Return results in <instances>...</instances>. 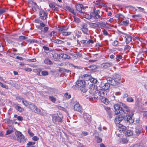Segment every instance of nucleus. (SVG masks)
I'll return each mask as SVG.
<instances>
[{"mask_svg":"<svg viewBox=\"0 0 147 147\" xmlns=\"http://www.w3.org/2000/svg\"><path fill=\"white\" fill-rule=\"evenodd\" d=\"M76 7L77 10L82 13H84L86 9V7L81 4L76 5Z\"/></svg>","mask_w":147,"mask_h":147,"instance_id":"nucleus-8","label":"nucleus"},{"mask_svg":"<svg viewBox=\"0 0 147 147\" xmlns=\"http://www.w3.org/2000/svg\"><path fill=\"white\" fill-rule=\"evenodd\" d=\"M61 55H62V57L63 58L69 59L70 58V56L66 54L63 53Z\"/></svg>","mask_w":147,"mask_h":147,"instance_id":"nucleus-36","label":"nucleus"},{"mask_svg":"<svg viewBox=\"0 0 147 147\" xmlns=\"http://www.w3.org/2000/svg\"><path fill=\"white\" fill-rule=\"evenodd\" d=\"M41 69L38 68V69H33V71L35 73L38 72Z\"/></svg>","mask_w":147,"mask_h":147,"instance_id":"nucleus-62","label":"nucleus"},{"mask_svg":"<svg viewBox=\"0 0 147 147\" xmlns=\"http://www.w3.org/2000/svg\"><path fill=\"white\" fill-rule=\"evenodd\" d=\"M136 39L138 40L140 42H143V39L141 38L138 37L136 38Z\"/></svg>","mask_w":147,"mask_h":147,"instance_id":"nucleus-64","label":"nucleus"},{"mask_svg":"<svg viewBox=\"0 0 147 147\" xmlns=\"http://www.w3.org/2000/svg\"><path fill=\"white\" fill-rule=\"evenodd\" d=\"M81 30L84 34H90V31L88 28H81Z\"/></svg>","mask_w":147,"mask_h":147,"instance_id":"nucleus-30","label":"nucleus"},{"mask_svg":"<svg viewBox=\"0 0 147 147\" xmlns=\"http://www.w3.org/2000/svg\"><path fill=\"white\" fill-rule=\"evenodd\" d=\"M88 135V133L87 131H83L82 132V133L81 134V135L82 136H85Z\"/></svg>","mask_w":147,"mask_h":147,"instance_id":"nucleus-49","label":"nucleus"},{"mask_svg":"<svg viewBox=\"0 0 147 147\" xmlns=\"http://www.w3.org/2000/svg\"><path fill=\"white\" fill-rule=\"evenodd\" d=\"M14 117L17 118L19 121H22L23 120V118L21 116H18L17 115L15 114Z\"/></svg>","mask_w":147,"mask_h":147,"instance_id":"nucleus-34","label":"nucleus"},{"mask_svg":"<svg viewBox=\"0 0 147 147\" xmlns=\"http://www.w3.org/2000/svg\"><path fill=\"white\" fill-rule=\"evenodd\" d=\"M131 48V47L129 45H127L125 46L124 50L126 52H129Z\"/></svg>","mask_w":147,"mask_h":147,"instance_id":"nucleus-32","label":"nucleus"},{"mask_svg":"<svg viewBox=\"0 0 147 147\" xmlns=\"http://www.w3.org/2000/svg\"><path fill=\"white\" fill-rule=\"evenodd\" d=\"M23 69L24 70L28 72H31L32 71V69L31 68L28 67H25Z\"/></svg>","mask_w":147,"mask_h":147,"instance_id":"nucleus-51","label":"nucleus"},{"mask_svg":"<svg viewBox=\"0 0 147 147\" xmlns=\"http://www.w3.org/2000/svg\"><path fill=\"white\" fill-rule=\"evenodd\" d=\"M22 102L25 106L27 107L29 104V102L26 100L24 98V99H23Z\"/></svg>","mask_w":147,"mask_h":147,"instance_id":"nucleus-33","label":"nucleus"},{"mask_svg":"<svg viewBox=\"0 0 147 147\" xmlns=\"http://www.w3.org/2000/svg\"><path fill=\"white\" fill-rule=\"evenodd\" d=\"M65 8L66 9L72 13L74 15L76 16V13L74 12V10L73 9L70 8L69 6L66 7Z\"/></svg>","mask_w":147,"mask_h":147,"instance_id":"nucleus-28","label":"nucleus"},{"mask_svg":"<svg viewBox=\"0 0 147 147\" xmlns=\"http://www.w3.org/2000/svg\"><path fill=\"white\" fill-rule=\"evenodd\" d=\"M27 132L29 134V135L31 137L33 136L34 135V133L31 132L30 129V128H29L28 129Z\"/></svg>","mask_w":147,"mask_h":147,"instance_id":"nucleus-44","label":"nucleus"},{"mask_svg":"<svg viewBox=\"0 0 147 147\" xmlns=\"http://www.w3.org/2000/svg\"><path fill=\"white\" fill-rule=\"evenodd\" d=\"M35 144V142H29L27 144V146L26 147H36L34 145Z\"/></svg>","mask_w":147,"mask_h":147,"instance_id":"nucleus-29","label":"nucleus"},{"mask_svg":"<svg viewBox=\"0 0 147 147\" xmlns=\"http://www.w3.org/2000/svg\"><path fill=\"white\" fill-rule=\"evenodd\" d=\"M41 30V32L44 33L46 32L48 30L49 28H40Z\"/></svg>","mask_w":147,"mask_h":147,"instance_id":"nucleus-39","label":"nucleus"},{"mask_svg":"<svg viewBox=\"0 0 147 147\" xmlns=\"http://www.w3.org/2000/svg\"><path fill=\"white\" fill-rule=\"evenodd\" d=\"M6 11L5 9L4 8L0 9V15H1L4 12H5Z\"/></svg>","mask_w":147,"mask_h":147,"instance_id":"nucleus-54","label":"nucleus"},{"mask_svg":"<svg viewBox=\"0 0 147 147\" xmlns=\"http://www.w3.org/2000/svg\"><path fill=\"white\" fill-rule=\"evenodd\" d=\"M118 129L121 133H124L125 130L126 129V127L121 124H119L118 125Z\"/></svg>","mask_w":147,"mask_h":147,"instance_id":"nucleus-14","label":"nucleus"},{"mask_svg":"<svg viewBox=\"0 0 147 147\" xmlns=\"http://www.w3.org/2000/svg\"><path fill=\"white\" fill-rule=\"evenodd\" d=\"M119 42L117 40H115L112 43V45L114 46H117Z\"/></svg>","mask_w":147,"mask_h":147,"instance_id":"nucleus-46","label":"nucleus"},{"mask_svg":"<svg viewBox=\"0 0 147 147\" xmlns=\"http://www.w3.org/2000/svg\"><path fill=\"white\" fill-rule=\"evenodd\" d=\"M85 82L82 80H78L76 82V84L73 86V87L75 88V87L78 86L79 87H83L84 85Z\"/></svg>","mask_w":147,"mask_h":147,"instance_id":"nucleus-11","label":"nucleus"},{"mask_svg":"<svg viewBox=\"0 0 147 147\" xmlns=\"http://www.w3.org/2000/svg\"><path fill=\"white\" fill-rule=\"evenodd\" d=\"M97 86L93 84H91L89 86V89L90 90L89 91L90 94H94L96 91H98L96 88Z\"/></svg>","mask_w":147,"mask_h":147,"instance_id":"nucleus-7","label":"nucleus"},{"mask_svg":"<svg viewBox=\"0 0 147 147\" xmlns=\"http://www.w3.org/2000/svg\"><path fill=\"white\" fill-rule=\"evenodd\" d=\"M15 108L20 112H21L24 111V109L22 107L18 105H16L15 106Z\"/></svg>","mask_w":147,"mask_h":147,"instance_id":"nucleus-24","label":"nucleus"},{"mask_svg":"<svg viewBox=\"0 0 147 147\" xmlns=\"http://www.w3.org/2000/svg\"><path fill=\"white\" fill-rule=\"evenodd\" d=\"M124 119L126 122H129L130 124H132L134 122V121L132 119L131 117L129 115H126Z\"/></svg>","mask_w":147,"mask_h":147,"instance_id":"nucleus-13","label":"nucleus"},{"mask_svg":"<svg viewBox=\"0 0 147 147\" xmlns=\"http://www.w3.org/2000/svg\"><path fill=\"white\" fill-rule=\"evenodd\" d=\"M94 41L91 40V39H89L88 40H87L86 43L87 44H90V43H93Z\"/></svg>","mask_w":147,"mask_h":147,"instance_id":"nucleus-57","label":"nucleus"},{"mask_svg":"<svg viewBox=\"0 0 147 147\" xmlns=\"http://www.w3.org/2000/svg\"><path fill=\"white\" fill-rule=\"evenodd\" d=\"M27 42L29 43H34V40L28 39L27 40Z\"/></svg>","mask_w":147,"mask_h":147,"instance_id":"nucleus-56","label":"nucleus"},{"mask_svg":"<svg viewBox=\"0 0 147 147\" xmlns=\"http://www.w3.org/2000/svg\"><path fill=\"white\" fill-rule=\"evenodd\" d=\"M84 119L88 123H91L92 120V118L91 116L89 115H86V117H84Z\"/></svg>","mask_w":147,"mask_h":147,"instance_id":"nucleus-18","label":"nucleus"},{"mask_svg":"<svg viewBox=\"0 0 147 147\" xmlns=\"http://www.w3.org/2000/svg\"><path fill=\"white\" fill-rule=\"evenodd\" d=\"M35 22L36 23H39L40 24V26L43 27H45V28H48V26H47L45 24H44L40 20L37 19H36L35 20Z\"/></svg>","mask_w":147,"mask_h":147,"instance_id":"nucleus-15","label":"nucleus"},{"mask_svg":"<svg viewBox=\"0 0 147 147\" xmlns=\"http://www.w3.org/2000/svg\"><path fill=\"white\" fill-rule=\"evenodd\" d=\"M44 62L47 65H52L53 64L52 62L48 58H46L44 61Z\"/></svg>","mask_w":147,"mask_h":147,"instance_id":"nucleus-23","label":"nucleus"},{"mask_svg":"<svg viewBox=\"0 0 147 147\" xmlns=\"http://www.w3.org/2000/svg\"><path fill=\"white\" fill-rule=\"evenodd\" d=\"M113 80L115 82L119 83L121 81L120 76L117 74L113 76Z\"/></svg>","mask_w":147,"mask_h":147,"instance_id":"nucleus-17","label":"nucleus"},{"mask_svg":"<svg viewBox=\"0 0 147 147\" xmlns=\"http://www.w3.org/2000/svg\"><path fill=\"white\" fill-rule=\"evenodd\" d=\"M133 147H145L142 144L140 143H137L133 146Z\"/></svg>","mask_w":147,"mask_h":147,"instance_id":"nucleus-40","label":"nucleus"},{"mask_svg":"<svg viewBox=\"0 0 147 147\" xmlns=\"http://www.w3.org/2000/svg\"><path fill=\"white\" fill-rule=\"evenodd\" d=\"M98 26V25L96 23H92L87 22L86 23L84 24L83 25V28H86V27H90V28L97 27Z\"/></svg>","mask_w":147,"mask_h":147,"instance_id":"nucleus-9","label":"nucleus"},{"mask_svg":"<svg viewBox=\"0 0 147 147\" xmlns=\"http://www.w3.org/2000/svg\"><path fill=\"white\" fill-rule=\"evenodd\" d=\"M102 65L104 69H107L112 66L113 64L111 62H106L102 64Z\"/></svg>","mask_w":147,"mask_h":147,"instance_id":"nucleus-16","label":"nucleus"},{"mask_svg":"<svg viewBox=\"0 0 147 147\" xmlns=\"http://www.w3.org/2000/svg\"><path fill=\"white\" fill-rule=\"evenodd\" d=\"M15 134L17 137V141L21 143H24L26 142V139L24 136L20 132L16 131Z\"/></svg>","mask_w":147,"mask_h":147,"instance_id":"nucleus-3","label":"nucleus"},{"mask_svg":"<svg viewBox=\"0 0 147 147\" xmlns=\"http://www.w3.org/2000/svg\"><path fill=\"white\" fill-rule=\"evenodd\" d=\"M121 141L123 144H126L128 142V140L125 138H123L121 140Z\"/></svg>","mask_w":147,"mask_h":147,"instance_id":"nucleus-50","label":"nucleus"},{"mask_svg":"<svg viewBox=\"0 0 147 147\" xmlns=\"http://www.w3.org/2000/svg\"><path fill=\"white\" fill-rule=\"evenodd\" d=\"M104 108L106 111L107 112L108 115L110 117H111L112 115L111 108L110 107L105 106L104 107Z\"/></svg>","mask_w":147,"mask_h":147,"instance_id":"nucleus-21","label":"nucleus"},{"mask_svg":"<svg viewBox=\"0 0 147 147\" xmlns=\"http://www.w3.org/2000/svg\"><path fill=\"white\" fill-rule=\"evenodd\" d=\"M12 130H8L6 132V135H8L9 134H11L12 132Z\"/></svg>","mask_w":147,"mask_h":147,"instance_id":"nucleus-63","label":"nucleus"},{"mask_svg":"<svg viewBox=\"0 0 147 147\" xmlns=\"http://www.w3.org/2000/svg\"><path fill=\"white\" fill-rule=\"evenodd\" d=\"M28 37L26 36H19L18 39V41H22V40H25L27 39Z\"/></svg>","mask_w":147,"mask_h":147,"instance_id":"nucleus-31","label":"nucleus"},{"mask_svg":"<svg viewBox=\"0 0 147 147\" xmlns=\"http://www.w3.org/2000/svg\"><path fill=\"white\" fill-rule=\"evenodd\" d=\"M47 13L43 10H40L39 11V16L41 19L43 20H46Z\"/></svg>","mask_w":147,"mask_h":147,"instance_id":"nucleus-6","label":"nucleus"},{"mask_svg":"<svg viewBox=\"0 0 147 147\" xmlns=\"http://www.w3.org/2000/svg\"><path fill=\"white\" fill-rule=\"evenodd\" d=\"M95 138L96 139V141L97 143H100L102 142V139L99 136H96Z\"/></svg>","mask_w":147,"mask_h":147,"instance_id":"nucleus-43","label":"nucleus"},{"mask_svg":"<svg viewBox=\"0 0 147 147\" xmlns=\"http://www.w3.org/2000/svg\"><path fill=\"white\" fill-rule=\"evenodd\" d=\"M136 133L137 135H138L139 134L141 133V131L138 129H137L136 131Z\"/></svg>","mask_w":147,"mask_h":147,"instance_id":"nucleus-60","label":"nucleus"},{"mask_svg":"<svg viewBox=\"0 0 147 147\" xmlns=\"http://www.w3.org/2000/svg\"><path fill=\"white\" fill-rule=\"evenodd\" d=\"M100 26H98V28H100V27H103V28H109L110 27L109 25L107 23L102 22L101 23L100 25Z\"/></svg>","mask_w":147,"mask_h":147,"instance_id":"nucleus-26","label":"nucleus"},{"mask_svg":"<svg viewBox=\"0 0 147 147\" xmlns=\"http://www.w3.org/2000/svg\"><path fill=\"white\" fill-rule=\"evenodd\" d=\"M35 110V112L36 113H37L38 114H40L41 113V110L38 109V108L36 106V107L34 109Z\"/></svg>","mask_w":147,"mask_h":147,"instance_id":"nucleus-38","label":"nucleus"},{"mask_svg":"<svg viewBox=\"0 0 147 147\" xmlns=\"http://www.w3.org/2000/svg\"><path fill=\"white\" fill-rule=\"evenodd\" d=\"M32 139L35 141H37L38 140L39 138L36 136H34L32 137Z\"/></svg>","mask_w":147,"mask_h":147,"instance_id":"nucleus-58","label":"nucleus"},{"mask_svg":"<svg viewBox=\"0 0 147 147\" xmlns=\"http://www.w3.org/2000/svg\"><path fill=\"white\" fill-rule=\"evenodd\" d=\"M36 107V105L34 103H31L29 104L27 107L31 111H33Z\"/></svg>","mask_w":147,"mask_h":147,"instance_id":"nucleus-19","label":"nucleus"},{"mask_svg":"<svg viewBox=\"0 0 147 147\" xmlns=\"http://www.w3.org/2000/svg\"><path fill=\"white\" fill-rule=\"evenodd\" d=\"M82 107L78 102H76L74 105V111L82 113Z\"/></svg>","mask_w":147,"mask_h":147,"instance_id":"nucleus-10","label":"nucleus"},{"mask_svg":"<svg viewBox=\"0 0 147 147\" xmlns=\"http://www.w3.org/2000/svg\"><path fill=\"white\" fill-rule=\"evenodd\" d=\"M125 136H129L132 135L133 132L131 130L127 129L126 132L125 133Z\"/></svg>","mask_w":147,"mask_h":147,"instance_id":"nucleus-25","label":"nucleus"},{"mask_svg":"<svg viewBox=\"0 0 147 147\" xmlns=\"http://www.w3.org/2000/svg\"><path fill=\"white\" fill-rule=\"evenodd\" d=\"M90 16H91V17H93L94 18H95L96 16L95 15V12L94 11L93 12H92L90 13Z\"/></svg>","mask_w":147,"mask_h":147,"instance_id":"nucleus-59","label":"nucleus"},{"mask_svg":"<svg viewBox=\"0 0 147 147\" xmlns=\"http://www.w3.org/2000/svg\"><path fill=\"white\" fill-rule=\"evenodd\" d=\"M110 85L109 83H106L103 86V89L104 90H108L109 88Z\"/></svg>","mask_w":147,"mask_h":147,"instance_id":"nucleus-27","label":"nucleus"},{"mask_svg":"<svg viewBox=\"0 0 147 147\" xmlns=\"http://www.w3.org/2000/svg\"><path fill=\"white\" fill-rule=\"evenodd\" d=\"M122 58L123 57L121 55H117L115 58L117 61L119 62L120 61L119 59H122Z\"/></svg>","mask_w":147,"mask_h":147,"instance_id":"nucleus-37","label":"nucleus"},{"mask_svg":"<svg viewBox=\"0 0 147 147\" xmlns=\"http://www.w3.org/2000/svg\"><path fill=\"white\" fill-rule=\"evenodd\" d=\"M119 32L125 35V42L127 44H128L132 40V37L130 35L125 33L121 31L118 30Z\"/></svg>","mask_w":147,"mask_h":147,"instance_id":"nucleus-4","label":"nucleus"},{"mask_svg":"<svg viewBox=\"0 0 147 147\" xmlns=\"http://www.w3.org/2000/svg\"><path fill=\"white\" fill-rule=\"evenodd\" d=\"M107 92L106 90L103 89H101L99 91L98 94L100 96L103 97L104 96L107 94Z\"/></svg>","mask_w":147,"mask_h":147,"instance_id":"nucleus-20","label":"nucleus"},{"mask_svg":"<svg viewBox=\"0 0 147 147\" xmlns=\"http://www.w3.org/2000/svg\"><path fill=\"white\" fill-rule=\"evenodd\" d=\"M68 28H59V30L61 32L62 34L65 36H67L71 34L72 32L69 31Z\"/></svg>","mask_w":147,"mask_h":147,"instance_id":"nucleus-5","label":"nucleus"},{"mask_svg":"<svg viewBox=\"0 0 147 147\" xmlns=\"http://www.w3.org/2000/svg\"><path fill=\"white\" fill-rule=\"evenodd\" d=\"M126 100L128 102H132L134 101V99L132 97L130 96L127 98Z\"/></svg>","mask_w":147,"mask_h":147,"instance_id":"nucleus-41","label":"nucleus"},{"mask_svg":"<svg viewBox=\"0 0 147 147\" xmlns=\"http://www.w3.org/2000/svg\"><path fill=\"white\" fill-rule=\"evenodd\" d=\"M100 99L102 102L106 105H107L109 103V100L105 97H102Z\"/></svg>","mask_w":147,"mask_h":147,"instance_id":"nucleus-22","label":"nucleus"},{"mask_svg":"<svg viewBox=\"0 0 147 147\" xmlns=\"http://www.w3.org/2000/svg\"><path fill=\"white\" fill-rule=\"evenodd\" d=\"M124 117L123 116L118 115L116 116L115 119V122L116 124H119L123 119Z\"/></svg>","mask_w":147,"mask_h":147,"instance_id":"nucleus-12","label":"nucleus"},{"mask_svg":"<svg viewBox=\"0 0 147 147\" xmlns=\"http://www.w3.org/2000/svg\"><path fill=\"white\" fill-rule=\"evenodd\" d=\"M49 100L55 103L56 101V99L53 96H49Z\"/></svg>","mask_w":147,"mask_h":147,"instance_id":"nucleus-35","label":"nucleus"},{"mask_svg":"<svg viewBox=\"0 0 147 147\" xmlns=\"http://www.w3.org/2000/svg\"><path fill=\"white\" fill-rule=\"evenodd\" d=\"M4 121L5 123L8 124H11L12 122V121L9 119H5L4 120Z\"/></svg>","mask_w":147,"mask_h":147,"instance_id":"nucleus-42","label":"nucleus"},{"mask_svg":"<svg viewBox=\"0 0 147 147\" xmlns=\"http://www.w3.org/2000/svg\"><path fill=\"white\" fill-rule=\"evenodd\" d=\"M113 79V78L111 77H108L107 78V81L111 82Z\"/></svg>","mask_w":147,"mask_h":147,"instance_id":"nucleus-55","label":"nucleus"},{"mask_svg":"<svg viewBox=\"0 0 147 147\" xmlns=\"http://www.w3.org/2000/svg\"><path fill=\"white\" fill-rule=\"evenodd\" d=\"M57 108H58V109L62 110L64 111H66V109H65V108L62 107L61 106H57Z\"/></svg>","mask_w":147,"mask_h":147,"instance_id":"nucleus-47","label":"nucleus"},{"mask_svg":"<svg viewBox=\"0 0 147 147\" xmlns=\"http://www.w3.org/2000/svg\"><path fill=\"white\" fill-rule=\"evenodd\" d=\"M36 59L35 58L32 59H28V61L29 62H35L36 61Z\"/></svg>","mask_w":147,"mask_h":147,"instance_id":"nucleus-61","label":"nucleus"},{"mask_svg":"<svg viewBox=\"0 0 147 147\" xmlns=\"http://www.w3.org/2000/svg\"><path fill=\"white\" fill-rule=\"evenodd\" d=\"M52 117V120L53 122L56 124L57 122L62 123L63 122V116L60 113H57L51 115Z\"/></svg>","mask_w":147,"mask_h":147,"instance_id":"nucleus-2","label":"nucleus"},{"mask_svg":"<svg viewBox=\"0 0 147 147\" xmlns=\"http://www.w3.org/2000/svg\"><path fill=\"white\" fill-rule=\"evenodd\" d=\"M65 97L67 98H70L71 97V95L68 94V93L66 92L64 94Z\"/></svg>","mask_w":147,"mask_h":147,"instance_id":"nucleus-48","label":"nucleus"},{"mask_svg":"<svg viewBox=\"0 0 147 147\" xmlns=\"http://www.w3.org/2000/svg\"><path fill=\"white\" fill-rule=\"evenodd\" d=\"M41 74L42 76H46L48 75L49 73L47 71H42L41 72Z\"/></svg>","mask_w":147,"mask_h":147,"instance_id":"nucleus-45","label":"nucleus"},{"mask_svg":"<svg viewBox=\"0 0 147 147\" xmlns=\"http://www.w3.org/2000/svg\"><path fill=\"white\" fill-rule=\"evenodd\" d=\"M74 21H75L76 22H79V19L78 18H77L75 16H74Z\"/></svg>","mask_w":147,"mask_h":147,"instance_id":"nucleus-53","label":"nucleus"},{"mask_svg":"<svg viewBox=\"0 0 147 147\" xmlns=\"http://www.w3.org/2000/svg\"><path fill=\"white\" fill-rule=\"evenodd\" d=\"M115 113L117 114H127L130 113V109L128 106L124 104H123L122 106L119 104H115L114 106Z\"/></svg>","mask_w":147,"mask_h":147,"instance_id":"nucleus-1","label":"nucleus"},{"mask_svg":"<svg viewBox=\"0 0 147 147\" xmlns=\"http://www.w3.org/2000/svg\"><path fill=\"white\" fill-rule=\"evenodd\" d=\"M43 48L44 50V51L45 53L46 52V51H49V47H46L45 46H43Z\"/></svg>","mask_w":147,"mask_h":147,"instance_id":"nucleus-52","label":"nucleus"}]
</instances>
